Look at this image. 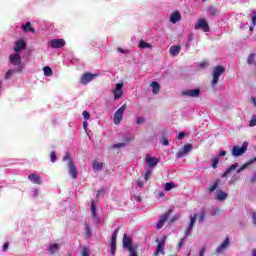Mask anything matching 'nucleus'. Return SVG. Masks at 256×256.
Segmentation results:
<instances>
[{
    "mask_svg": "<svg viewBox=\"0 0 256 256\" xmlns=\"http://www.w3.org/2000/svg\"><path fill=\"white\" fill-rule=\"evenodd\" d=\"M62 161H67L69 175L72 179H77V177H79V170L77 169V166H75V161L71 157V154L66 153L62 158Z\"/></svg>",
    "mask_w": 256,
    "mask_h": 256,
    "instance_id": "obj_1",
    "label": "nucleus"
},
{
    "mask_svg": "<svg viewBox=\"0 0 256 256\" xmlns=\"http://www.w3.org/2000/svg\"><path fill=\"white\" fill-rule=\"evenodd\" d=\"M225 73V68L221 65H218L213 68V73H212V81L211 85L212 87H215L219 83V77Z\"/></svg>",
    "mask_w": 256,
    "mask_h": 256,
    "instance_id": "obj_2",
    "label": "nucleus"
},
{
    "mask_svg": "<svg viewBox=\"0 0 256 256\" xmlns=\"http://www.w3.org/2000/svg\"><path fill=\"white\" fill-rule=\"evenodd\" d=\"M127 111V103L123 104L114 114L113 123L114 125H120L123 121V114Z\"/></svg>",
    "mask_w": 256,
    "mask_h": 256,
    "instance_id": "obj_3",
    "label": "nucleus"
},
{
    "mask_svg": "<svg viewBox=\"0 0 256 256\" xmlns=\"http://www.w3.org/2000/svg\"><path fill=\"white\" fill-rule=\"evenodd\" d=\"M96 77H99V74H93L91 72H86L81 75L79 83L80 85H89L93 79H96Z\"/></svg>",
    "mask_w": 256,
    "mask_h": 256,
    "instance_id": "obj_4",
    "label": "nucleus"
},
{
    "mask_svg": "<svg viewBox=\"0 0 256 256\" xmlns=\"http://www.w3.org/2000/svg\"><path fill=\"white\" fill-rule=\"evenodd\" d=\"M247 147H249V143L243 142L242 146H233L232 148V155L233 157H241L244 153H247Z\"/></svg>",
    "mask_w": 256,
    "mask_h": 256,
    "instance_id": "obj_5",
    "label": "nucleus"
},
{
    "mask_svg": "<svg viewBox=\"0 0 256 256\" xmlns=\"http://www.w3.org/2000/svg\"><path fill=\"white\" fill-rule=\"evenodd\" d=\"M122 243H123V248L127 249V251H133L137 249V246H133V241L129 236H127V234H124Z\"/></svg>",
    "mask_w": 256,
    "mask_h": 256,
    "instance_id": "obj_6",
    "label": "nucleus"
},
{
    "mask_svg": "<svg viewBox=\"0 0 256 256\" xmlns=\"http://www.w3.org/2000/svg\"><path fill=\"white\" fill-rule=\"evenodd\" d=\"M157 246L156 250L154 251L153 255L154 256H159V255H165V239L159 241V239L156 240Z\"/></svg>",
    "mask_w": 256,
    "mask_h": 256,
    "instance_id": "obj_7",
    "label": "nucleus"
},
{
    "mask_svg": "<svg viewBox=\"0 0 256 256\" xmlns=\"http://www.w3.org/2000/svg\"><path fill=\"white\" fill-rule=\"evenodd\" d=\"M194 29L199 30L202 29L204 33H209L211 29L209 28V24L207 23V20L200 19L197 24H195Z\"/></svg>",
    "mask_w": 256,
    "mask_h": 256,
    "instance_id": "obj_8",
    "label": "nucleus"
},
{
    "mask_svg": "<svg viewBox=\"0 0 256 256\" xmlns=\"http://www.w3.org/2000/svg\"><path fill=\"white\" fill-rule=\"evenodd\" d=\"M125 84L123 82H120L118 84H116V88L114 90H112V93L114 95V99H121V97H123V86Z\"/></svg>",
    "mask_w": 256,
    "mask_h": 256,
    "instance_id": "obj_9",
    "label": "nucleus"
},
{
    "mask_svg": "<svg viewBox=\"0 0 256 256\" xmlns=\"http://www.w3.org/2000/svg\"><path fill=\"white\" fill-rule=\"evenodd\" d=\"M48 45L52 49H61L65 47V41L63 39H53L48 42Z\"/></svg>",
    "mask_w": 256,
    "mask_h": 256,
    "instance_id": "obj_10",
    "label": "nucleus"
},
{
    "mask_svg": "<svg viewBox=\"0 0 256 256\" xmlns=\"http://www.w3.org/2000/svg\"><path fill=\"white\" fill-rule=\"evenodd\" d=\"M195 221H197V214L191 215L190 216V223L188 227L185 230V237H189L191 235V231L195 225Z\"/></svg>",
    "mask_w": 256,
    "mask_h": 256,
    "instance_id": "obj_11",
    "label": "nucleus"
},
{
    "mask_svg": "<svg viewBox=\"0 0 256 256\" xmlns=\"http://www.w3.org/2000/svg\"><path fill=\"white\" fill-rule=\"evenodd\" d=\"M9 61L15 67H19V65H21V55L18 52L11 54L9 56Z\"/></svg>",
    "mask_w": 256,
    "mask_h": 256,
    "instance_id": "obj_12",
    "label": "nucleus"
},
{
    "mask_svg": "<svg viewBox=\"0 0 256 256\" xmlns=\"http://www.w3.org/2000/svg\"><path fill=\"white\" fill-rule=\"evenodd\" d=\"M27 49V43H25V40L20 39L15 42L14 51L15 53H19L20 51H23Z\"/></svg>",
    "mask_w": 256,
    "mask_h": 256,
    "instance_id": "obj_13",
    "label": "nucleus"
},
{
    "mask_svg": "<svg viewBox=\"0 0 256 256\" xmlns=\"http://www.w3.org/2000/svg\"><path fill=\"white\" fill-rule=\"evenodd\" d=\"M146 165H148V167L150 169H153V167H157V165H159V158H155V157H151L149 155L146 156Z\"/></svg>",
    "mask_w": 256,
    "mask_h": 256,
    "instance_id": "obj_14",
    "label": "nucleus"
},
{
    "mask_svg": "<svg viewBox=\"0 0 256 256\" xmlns=\"http://www.w3.org/2000/svg\"><path fill=\"white\" fill-rule=\"evenodd\" d=\"M193 149V145L192 144H186L184 145L183 149L178 151L177 153V157L179 159L185 157V155H187V153H189L191 150Z\"/></svg>",
    "mask_w": 256,
    "mask_h": 256,
    "instance_id": "obj_15",
    "label": "nucleus"
},
{
    "mask_svg": "<svg viewBox=\"0 0 256 256\" xmlns=\"http://www.w3.org/2000/svg\"><path fill=\"white\" fill-rule=\"evenodd\" d=\"M185 97H199L201 95V90L199 88L192 90H185L182 92Z\"/></svg>",
    "mask_w": 256,
    "mask_h": 256,
    "instance_id": "obj_16",
    "label": "nucleus"
},
{
    "mask_svg": "<svg viewBox=\"0 0 256 256\" xmlns=\"http://www.w3.org/2000/svg\"><path fill=\"white\" fill-rule=\"evenodd\" d=\"M29 181H31V183H34V185H42L43 184V180L41 179V176H39V174H30L28 176Z\"/></svg>",
    "mask_w": 256,
    "mask_h": 256,
    "instance_id": "obj_17",
    "label": "nucleus"
},
{
    "mask_svg": "<svg viewBox=\"0 0 256 256\" xmlns=\"http://www.w3.org/2000/svg\"><path fill=\"white\" fill-rule=\"evenodd\" d=\"M169 220V214L165 213L160 217V220L156 224V229H163V226Z\"/></svg>",
    "mask_w": 256,
    "mask_h": 256,
    "instance_id": "obj_18",
    "label": "nucleus"
},
{
    "mask_svg": "<svg viewBox=\"0 0 256 256\" xmlns=\"http://www.w3.org/2000/svg\"><path fill=\"white\" fill-rule=\"evenodd\" d=\"M229 245H231V240L229 239V237H227L224 240V242L218 246V248L216 249V252L223 253V251H225V249H227V247H229Z\"/></svg>",
    "mask_w": 256,
    "mask_h": 256,
    "instance_id": "obj_19",
    "label": "nucleus"
},
{
    "mask_svg": "<svg viewBox=\"0 0 256 256\" xmlns=\"http://www.w3.org/2000/svg\"><path fill=\"white\" fill-rule=\"evenodd\" d=\"M180 52H181V46L179 45L172 46L169 49V53L171 54L172 57H177V55H179Z\"/></svg>",
    "mask_w": 256,
    "mask_h": 256,
    "instance_id": "obj_20",
    "label": "nucleus"
},
{
    "mask_svg": "<svg viewBox=\"0 0 256 256\" xmlns=\"http://www.w3.org/2000/svg\"><path fill=\"white\" fill-rule=\"evenodd\" d=\"M150 87H152V93H153L154 95H159V91H161V85H159V82L153 81V82L150 84Z\"/></svg>",
    "mask_w": 256,
    "mask_h": 256,
    "instance_id": "obj_21",
    "label": "nucleus"
},
{
    "mask_svg": "<svg viewBox=\"0 0 256 256\" xmlns=\"http://www.w3.org/2000/svg\"><path fill=\"white\" fill-rule=\"evenodd\" d=\"M170 21L172 23H178V21H181V13L179 11H175L170 16Z\"/></svg>",
    "mask_w": 256,
    "mask_h": 256,
    "instance_id": "obj_22",
    "label": "nucleus"
},
{
    "mask_svg": "<svg viewBox=\"0 0 256 256\" xmlns=\"http://www.w3.org/2000/svg\"><path fill=\"white\" fill-rule=\"evenodd\" d=\"M237 167H239V163H234L231 166H229L226 171L222 174V177H229V173H231V171H235V169H237Z\"/></svg>",
    "mask_w": 256,
    "mask_h": 256,
    "instance_id": "obj_23",
    "label": "nucleus"
},
{
    "mask_svg": "<svg viewBox=\"0 0 256 256\" xmlns=\"http://www.w3.org/2000/svg\"><path fill=\"white\" fill-rule=\"evenodd\" d=\"M91 208H90V215L92 219H95L97 217V206L95 205V201L91 200Z\"/></svg>",
    "mask_w": 256,
    "mask_h": 256,
    "instance_id": "obj_24",
    "label": "nucleus"
},
{
    "mask_svg": "<svg viewBox=\"0 0 256 256\" xmlns=\"http://www.w3.org/2000/svg\"><path fill=\"white\" fill-rule=\"evenodd\" d=\"M116 249H117V239L111 238V243H110V254H111V256H115Z\"/></svg>",
    "mask_w": 256,
    "mask_h": 256,
    "instance_id": "obj_25",
    "label": "nucleus"
},
{
    "mask_svg": "<svg viewBox=\"0 0 256 256\" xmlns=\"http://www.w3.org/2000/svg\"><path fill=\"white\" fill-rule=\"evenodd\" d=\"M22 29L25 33H35V28L31 27V22H26L25 25H22Z\"/></svg>",
    "mask_w": 256,
    "mask_h": 256,
    "instance_id": "obj_26",
    "label": "nucleus"
},
{
    "mask_svg": "<svg viewBox=\"0 0 256 256\" xmlns=\"http://www.w3.org/2000/svg\"><path fill=\"white\" fill-rule=\"evenodd\" d=\"M227 197H228V194L222 190H219L216 195L217 201H225V199H227Z\"/></svg>",
    "mask_w": 256,
    "mask_h": 256,
    "instance_id": "obj_27",
    "label": "nucleus"
},
{
    "mask_svg": "<svg viewBox=\"0 0 256 256\" xmlns=\"http://www.w3.org/2000/svg\"><path fill=\"white\" fill-rule=\"evenodd\" d=\"M103 162H99L97 160H94V162L92 163V168L94 171H101L103 169Z\"/></svg>",
    "mask_w": 256,
    "mask_h": 256,
    "instance_id": "obj_28",
    "label": "nucleus"
},
{
    "mask_svg": "<svg viewBox=\"0 0 256 256\" xmlns=\"http://www.w3.org/2000/svg\"><path fill=\"white\" fill-rule=\"evenodd\" d=\"M219 187V180H216L208 187V192L213 193Z\"/></svg>",
    "mask_w": 256,
    "mask_h": 256,
    "instance_id": "obj_29",
    "label": "nucleus"
},
{
    "mask_svg": "<svg viewBox=\"0 0 256 256\" xmlns=\"http://www.w3.org/2000/svg\"><path fill=\"white\" fill-rule=\"evenodd\" d=\"M208 11H209L210 15H212V17H217V15H219V10L214 6H210L208 8Z\"/></svg>",
    "mask_w": 256,
    "mask_h": 256,
    "instance_id": "obj_30",
    "label": "nucleus"
},
{
    "mask_svg": "<svg viewBox=\"0 0 256 256\" xmlns=\"http://www.w3.org/2000/svg\"><path fill=\"white\" fill-rule=\"evenodd\" d=\"M255 162H256V157L250 159L248 163L244 164L242 167L238 169V173H241V171H243L248 165H253V163Z\"/></svg>",
    "mask_w": 256,
    "mask_h": 256,
    "instance_id": "obj_31",
    "label": "nucleus"
},
{
    "mask_svg": "<svg viewBox=\"0 0 256 256\" xmlns=\"http://www.w3.org/2000/svg\"><path fill=\"white\" fill-rule=\"evenodd\" d=\"M43 71H44V75H45L46 77H51V75H53V70H52L51 67H49V66H45V67L43 68Z\"/></svg>",
    "mask_w": 256,
    "mask_h": 256,
    "instance_id": "obj_32",
    "label": "nucleus"
},
{
    "mask_svg": "<svg viewBox=\"0 0 256 256\" xmlns=\"http://www.w3.org/2000/svg\"><path fill=\"white\" fill-rule=\"evenodd\" d=\"M140 49H151V44L145 42V40H141L139 43Z\"/></svg>",
    "mask_w": 256,
    "mask_h": 256,
    "instance_id": "obj_33",
    "label": "nucleus"
},
{
    "mask_svg": "<svg viewBox=\"0 0 256 256\" xmlns=\"http://www.w3.org/2000/svg\"><path fill=\"white\" fill-rule=\"evenodd\" d=\"M218 165H219V156H215L214 158H212L211 167L213 169H217Z\"/></svg>",
    "mask_w": 256,
    "mask_h": 256,
    "instance_id": "obj_34",
    "label": "nucleus"
},
{
    "mask_svg": "<svg viewBox=\"0 0 256 256\" xmlns=\"http://www.w3.org/2000/svg\"><path fill=\"white\" fill-rule=\"evenodd\" d=\"M175 182H167L166 184H165V187H164V189H165V191H171V189H175Z\"/></svg>",
    "mask_w": 256,
    "mask_h": 256,
    "instance_id": "obj_35",
    "label": "nucleus"
},
{
    "mask_svg": "<svg viewBox=\"0 0 256 256\" xmlns=\"http://www.w3.org/2000/svg\"><path fill=\"white\" fill-rule=\"evenodd\" d=\"M57 249H59V244L54 243L53 245H51L49 247V251H50L51 255H54V253L57 252Z\"/></svg>",
    "mask_w": 256,
    "mask_h": 256,
    "instance_id": "obj_36",
    "label": "nucleus"
},
{
    "mask_svg": "<svg viewBox=\"0 0 256 256\" xmlns=\"http://www.w3.org/2000/svg\"><path fill=\"white\" fill-rule=\"evenodd\" d=\"M151 175H153V170H152L151 168H148V169L146 170L145 175H144V179H145L146 181H149V180L151 179Z\"/></svg>",
    "mask_w": 256,
    "mask_h": 256,
    "instance_id": "obj_37",
    "label": "nucleus"
},
{
    "mask_svg": "<svg viewBox=\"0 0 256 256\" xmlns=\"http://www.w3.org/2000/svg\"><path fill=\"white\" fill-rule=\"evenodd\" d=\"M127 144L125 142L117 143L112 146V149H121L123 147H126Z\"/></svg>",
    "mask_w": 256,
    "mask_h": 256,
    "instance_id": "obj_38",
    "label": "nucleus"
},
{
    "mask_svg": "<svg viewBox=\"0 0 256 256\" xmlns=\"http://www.w3.org/2000/svg\"><path fill=\"white\" fill-rule=\"evenodd\" d=\"M81 256H90L88 247H85V246L82 247Z\"/></svg>",
    "mask_w": 256,
    "mask_h": 256,
    "instance_id": "obj_39",
    "label": "nucleus"
},
{
    "mask_svg": "<svg viewBox=\"0 0 256 256\" xmlns=\"http://www.w3.org/2000/svg\"><path fill=\"white\" fill-rule=\"evenodd\" d=\"M50 160H51L52 163H55V161H57V154L55 153V151L51 152Z\"/></svg>",
    "mask_w": 256,
    "mask_h": 256,
    "instance_id": "obj_40",
    "label": "nucleus"
},
{
    "mask_svg": "<svg viewBox=\"0 0 256 256\" xmlns=\"http://www.w3.org/2000/svg\"><path fill=\"white\" fill-rule=\"evenodd\" d=\"M121 227H118L115 229V231L112 234L111 239H117V235H119V231H120Z\"/></svg>",
    "mask_w": 256,
    "mask_h": 256,
    "instance_id": "obj_41",
    "label": "nucleus"
},
{
    "mask_svg": "<svg viewBox=\"0 0 256 256\" xmlns=\"http://www.w3.org/2000/svg\"><path fill=\"white\" fill-rule=\"evenodd\" d=\"M161 143H162V145L167 146V145H169V140L167 139V137L163 136Z\"/></svg>",
    "mask_w": 256,
    "mask_h": 256,
    "instance_id": "obj_42",
    "label": "nucleus"
},
{
    "mask_svg": "<svg viewBox=\"0 0 256 256\" xmlns=\"http://www.w3.org/2000/svg\"><path fill=\"white\" fill-rule=\"evenodd\" d=\"M82 115H83L85 120L91 119V114L88 111H86V110L83 112Z\"/></svg>",
    "mask_w": 256,
    "mask_h": 256,
    "instance_id": "obj_43",
    "label": "nucleus"
},
{
    "mask_svg": "<svg viewBox=\"0 0 256 256\" xmlns=\"http://www.w3.org/2000/svg\"><path fill=\"white\" fill-rule=\"evenodd\" d=\"M85 234L86 237H91V228L89 226L85 227Z\"/></svg>",
    "mask_w": 256,
    "mask_h": 256,
    "instance_id": "obj_44",
    "label": "nucleus"
},
{
    "mask_svg": "<svg viewBox=\"0 0 256 256\" xmlns=\"http://www.w3.org/2000/svg\"><path fill=\"white\" fill-rule=\"evenodd\" d=\"M12 75H13V70H8V71L6 72V74H5V79H6V80H7V79H10Z\"/></svg>",
    "mask_w": 256,
    "mask_h": 256,
    "instance_id": "obj_45",
    "label": "nucleus"
},
{
    "mask_svg": "<svg viewBox=\"0 0 256 256\" xmlns=\"http://www.w3.org/2000/svg\"><path fill=\"white\" fill-rule=\"evenodd\" d=\"M136 123L138 125H141V124L145 123V118L144 117H138L137 120H136Z\"/></svg>",
    "mask_w": 256,
    "mask_h": 256,
    "instance_id": "obj_46",
    "label": "nucleus"
},
{
    "mask_svg": "<svg viewBox=\"0 0 256 256\" xmlns=\"http://www.w3.org/2000/svg\"><path fill=\"white\" fill-rule=\"evenodd\" d=\"M208 66H209V62H205V61L199 64L200 69H205V67H208Z\"/></svg>",
    "mask_w": 256,
    "mask_h": 256,
    "instance_id": "obj_47",
    "label": "nucleus"
},
{
    "mask_svg": "<svg viewBox=\"0 0 256 256\" xmlns=\"http://www.w3.org/2000/svg\"><path fill=\"white\" fill-rule=\"evenodd\" d=\"M256 125V116L254 115L250 121V127H255Z\"/></svg>",
    "mask_w": 256,
    "mask_h": 256,
    "instance_id": "obj_48",
    "label": "nucleus"
},
{
    "mask_svg": "<svg viewBox=\"0 0 256 256\" xmlns=\"http://www.w3.org/2000/svg\"><path fill=\"white\" fill-rule=\"evenodd\" d=\"M136 184H137V186L140 187L141 189H143V187H145V183H144L143 181H141V180H137V181H136Z\"/></svg>",
    "mask_w": 256,
    "mask_h": 256,
    "instance_id": "obj_49",
    "label": "nucleus"
},
{
    "mask_svg": "<svg viewBox=\"0 0 256 256\" xmlns=\"http://www.w3.org/2000/svg\"><path fill=\"white\" fill-rule=\"evenodd\" d=\"M96 197H97V201H99V199H101V197H103V190H99V191L97 192Z\"/></svg>",
    "mask_w": 256,
    "mask_h": 256,
    "instance_id": "obj_50",
    "label": "nucleus"
},
{
    "mask_svg": "<svg viewBox=\"0 0 256 256\" xmlns=\"http://www.w3.org/2000/svg\"><path fill=\"white\" fill-rule=\"evenodd\" d=\"M9 249V242H6L3 247H2V251L6 252Z\"/></svg>",
    "mask_w": 256,
    "mask_h": 256,
    "instance_id": "obj_51",
    "label": "nucleus"
},
{
    "mask_svg": "<svg viewBox=\"0 0 256 256\" xmlns=\"http://www.w3.org/2000/svg\"><path fill=\"white\" fill-rule=\"evenodd\" d=\"M183 137H185V132H180L177 136L178 141H181V139H183Z\"/></svg>",
    "mask_w": 256,
    "mask_h": 256,
    "instance_id": "obj_52",
    "label": "nucleus"
},
{
    "mask_svg": "<svg viewBox=\"0 0 256 256\" xmlns=\"http://www.w3.org/2000/svg\"><path fill=\"white\" fill-rule=\"evenodd\" d=\"M205 219V210L201 211L199 221H203Z\"/></svg>",
    "mask_w": 256,
    "mask_h": 256,
    "instance_id": "obj_53",
    "label": "nucleus"
},
{
    "mask_svg": "<svg viewBox=\"0 0 256 256\" xmlns=\"http://www.w3.org/2000/svg\"><path fill=\"white\" fill-rule=\"evenodd\" d=\"M130 255L129 256H139L137 255V249H134L132 251H129Z\"/></svg>",
    "mask_w": 256,
    "mask_h": 256,
    "instance_id": "obj_54",
    "label": "nucleus"
},
{
    "mask_svg": "<svg viewBox=\"0 0 256 256\" xmlns=\"http://www.w3.org/2000/svg\"><path fill=\"white\" fill-rule=\"evenodd\" d=\"M252 25H253V27H255V25H256V14L252 15Z\"/></svg>",
    "mask_w": 256,
    "mask_h": 256,
    "instance_id": "obj_55",
    "label": "nucleus"
},
{
    "mask_svg": "<svg viewBox=\"0 0 256 256\" xmlns=\"http://www.w3.org/2000/svg\"><path fill=\"white\" fill-rule=\"evenodd\" d=\"M124 141H126V143H129V142L133 141V138L131 136H127L124 138Z\"/></svg>",
    "mask_w": 256,
    "mask_h": 256,
    "instance_id": "obj_56",
    "label": "nucleus"
},
{
    "mask_svg": "<svg viewBox=\"0 0 256 256\" xmlns=\"http://www.w3.org/2000/svg\"><path fill=\"white\" fill-rule=\"evenodd\" d=\"M205 251H206V248L202 247V249L200 250L199 256L205 255Z\"/></svg>",
    "mask_w": 256,
    "mask_h": 256,
    "instance_id": "obj_57",
    "label": "nucleus"
},
{
    "mask_svg": "<svg viewBox=\"0 0 256 256\" xmlns=\"http://www.w3.org/2000/svg\"><path fill=\"white\" fill-rule=\"evenodd\" d=\"M225 155H227V152L225 150H221L219 157H225Z\"/></svg>",
    "mask_w": 256,
    "mask_h": 256,
    "instance_id": "obj_58",
    "label": "nucleus"
},
{
    "mask_svg": "<svg viewBox=\"0 0 256 256\" xmlns=\"http://www.w3.org/2000/svg\"><path fill=\"white\" fill-rule=\"evenodd\" d=\"M134 199H135V201H137V203H141V201H142L141 196H135Z\"/></svg>",
    "mask_w": 256,
    "mask_h": 256,
    "instance_id": "obj_59",
    "label": "nucleus"
},
{
    "mask_svg": "<svg viewBox=\"0 0 256 256\" xmlns=\"http://www.w3.org/2000/svg\"><path fill=\"white\" fill-rule=\"evenodd\" d=\"M184 241H185L184 238H182V239L179 241V243H178V247H179V248L183 247Z\"/></svg>",
    "mask_w": 256,
    "mask_h": 256,
    "instance_id": "obj_60",
    "label": "nucleus"
},
{
    "mask_svg": "<svg viewBox=\"0 0 256 256\" xmlns=\"http://www.w3.org/2000/svg\"><path fill=\"white\" fill-rule=\"evenodd\" d=\"M117 51H118L119 53H127V50H123L122 48H118Z\"/></svg>",
    "mask_w": 256,
    "mask_h": 256,
    "instance_id": "obj_61",
    "label": "nucleus"
},
{
    "mask_svg": "<svg viewBox=\"0 0 256 256\" xmlns=\"http://www.w3.org/2000/svg\"><path fill=\"white\" fill-rule=\"evenodd\" d=\"M88 126H89V123H87V121H84V122H83V128H84V129H87Z\"/></svg>",
    "mask_w": 256,
    "mask_h": 256,
    "instance_id": "obj_62",
    "label": "nucleus"
},
{
    "mask_svg": "<svg viewBox=\"0 0 256 256\" xmlns=\"http://www.w3.org/2000/svg\"><path fill=\"white\" fill-rule=\"evenodd\" d=\"M251 101H252V103L256 106V98H255V97H252V98H251Z\"/></svg>",
    "mask_w": 256,
    "mask_h": 256,
    "instance_id": "obj_63",
    "label": "nucleus"
},
{
    "mask_svg": "<svg viewBox=\"0 0 256 256\" xmlns=\"http://www.w3.org/2000/svg\"><path fill=\"white\" fill-rule=\"evenodd\" d=\"M252 256H256V249L252 250Z\"/></svg>",
    "mask_w": 256,
    "mask_h": 256,
    "instance_id": "obj_64",
    "label": "nucleus"
}]
</instances>
